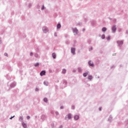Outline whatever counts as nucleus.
I'll return each mask as SVG.
<instances>
[{
	"mask_svg": "<svg viewBox=\"0 0 128 128\" xmlns=\"http://www.w3.org/2000/svg\"><path fill=\"white\" fill-rule=\"evenodd\" d=\"M68 118H66L65 120H70L72 118V114H69L68 116H67Z\"/></svg>",
	"mask_w": 128,
	"mask_h": 128,
	"instance_id": "f257e3e1",
	"label": "nucleus"
},
{
	"mask_svg": "<svg viewBox=\"0 0 128 128\" xmlns=\"http://www.w3.org/2000/svg\"><path fill=\"white\" fill-rule=\"evenodd\" d=\"M78 30L76 29V28H74L73 29V32L74 34H78Z\"/></svg>",
	"mask_w": 128,
	"mask_h": 128,
	"instance_id": "f03ea898",
	"label": "nucleus"
},
{
	"mask_svg": "<svg viewBox=\"0 0 128 128\" xmlns=\"http://www.w3.org/2000/svg\"><path fill=\"white\" fill-rule=\"evenodd\" d=\"M71 52H72V54H76V48H72Z\"/></svg>",
	"mask_w": 128,
	"mask_h": 128,
	"instance_id": "7ed1b4c3",
	"label": "nucleus"
},
{
	"mask_svg": "<svg viewBox=\"0 0 128 128\" xmlns=\"http://www.w3.org/2000/svg\"><path fill=\"white\" fill-rule=\"evenodd\" d=\"M45 75H46V72L44 70L42 71L40 73V76H45Z\"/></svg>",
	"mask_w": 128,
	"mask_h": 128,
	"instance_id": "20e7f679",
	"label": "nucleus"
},
{
	"mask_svg": "<svg viewBox=\"0 0 128 128\" xmlns=\"http://www.w3.org/2000/svg\"><path fill=\"white\" fill-rule=\"evenodd\" d=\"M112 30L113 32H116V26H114L112 27Z\"/></svg>",
	"mask_w": 128,
	"mask_h": 128,
	"instance_id": "39448f33",
	"label": "nucleus"
},
{
	"mask_svg": "<svg viewBox=\"0 0 128 128\" xmlns=\"http://www.w3.org/2000/svg\"><path fill=\"white\" fill-rule=\"evenodd\" d=\"M117 43L118 44L119 46H121V44H124V42L122 41L118 40V41L117 42Z\"/></svg>",
	"mask_w": 128,
	"mask_h": 128,
	"instance_id": "423d86ee",
	"label": "nucleus"
},
{
	"mask_svg": "<svg viewBox=\"0 0 128 128\" xmlns=\"http://www.w3.org/2000/svg\"><path fill=\"white\" fill-rule=\"evenodd\" d=\"M88 64L90 66H94V62H92V61H90L88 62Z\"/></svg>",
	"mask_w": 128,
	"mask_h": 128,
	"instance_id": "0eeeda50",
	"label": "nucleus"
},
{
	"mask_svg": "<svg viewBox=\"0 0 128 128\" xmlns=\"http://www.w3.org/2000/svg\"><path fill=\"white\" fill-rule=\"evenodd\" d=\"M74 120H78V118H80V116L78 115H76L74 116Z\"/></svg>",
	"mask_w": 128,
	"mask_h": 128,
	"instance_id": "6e6552de",
	"label": "nucleus"
},
{
	"mask_svg": "<svg viewBox=\"0 0 128 128\" xmlns=\"http://www.w3.org/2000/svg\"><path fill=\"white\" fill-rule=\"evenodd\" d=\"M88 72H87L83 74V76H84V78H86V76H88Z\"/></svg>",
	"mask_w": 128,
	"mask_h": 128,
	"instance_id": "1a4fd4ad",
	"label": "nucleus"
},
{
	"mask_svg": "<svg viewBox=\"0 0 128 128\" xmlns=\"http://www.w3.org/2000/svg\"><path fill=\"white\" fill-rule=\"evenodd\" d=\"M88 80H92V76H88Z\"/></svg>",
	"mask_w": 128,
	"mask_h": 128,
	"instance_id": "9d476101",
	"label": "nucleus"
},
{
	"mask_svg": "<svg viewBox=\"0 0 128 128\" xmlns=\"http://www.w3.org/2000/svg\"><path fill=\"white\" fill-rule=\"evenodd\" d=\"M22 124V126H24V128H26V124H25L24 122H23Z\"/></svg>",
	"mask_w": 128,
	"mask_h": 128,
	"instance_id": "9b49d317",
	"label": "nucleus"
},
{
	"mask_svg": "<svg viewBox=\"0 0 128 128\" xmlns=\"http://www.w3.org/2000/svg\"><path fill=\"white\" fill-rule=\"evenodd\" d=\"M60 26H60V24H57V28H60Z\"/></svg>",
	"mask_w": 128,
	"mask_h": 128,
	"instance_id": "f8f14e48",
	"label": "nucleus"
},
{
	"mask_svg": "<svg viewBox=\"0 0 128 128\" xmlns=\"http://www.w3.org/2000/svg\"><path fill=\"white\" fill-rule=\"evenodd\" d=\"M52 56L53 58H56V54L53 53L52 54Z\"/></svg>",
	"mask_w": 128,
	"mask_h": 128,
	"instance_id": "ddd939ff",
	"label": "nucleus"
},
{
	"mask_svg": "<svg viewBox=\"0 0 128 128\" xmlns=\"http://www.w3.org/2000/svg\"><path fill=\"white\" fill-rule=\"evenodd\" d=\"M66 69L62 70V74H66Z\"/></svg>",
	"mask_w": 128,
	"mask_h": 128,
	"instance_id": "4468645a",
	"label": "nucleus"
},
{
	"mask_svg": "<svg viewBox=\"0 0 128 128\" xmlns=\"http://www.w3.org/2000/svg\"><path fill=\"white\" fill-rule=\"evenodd\" d=\"M106 28H102V32H106Z\"/></svg>",
	"mask_w": 128,
	"mask_h": 128,
	"instance_id": "2eb2a0df",
	"label": "nucleus"
},
{
	"mask_svg": "<svg viewBox=\"0 0 128 128\" xmlns=\"http://www.w3.org/2000/svg\"><path fill=\"white\" fill-rule=\"evenodd\" d=\"M105 38H106V36H104V34L102 35V40L104 39Z\"/></svg>",
	"mask_w": 128,
	"mask_h": 128,
	"instance_id": "dca6fc26",
	"label": "nucleus"
},
{
	"mask_svg": "<svg viewBox=\"0 0 128 128\" xmlns=\"http://www.w3.org/2000/svg\"><path fill=\"white\" fill-rule=\"evenodd\" d=\"M44 102H48V98H44Z\"/></svg>",
	"mask_w": 128,
	"mask_h": 128,
	"instance_id": "f3484780",
	"label": "nucleus"
},
{
	"mask_svg": "<svg viewBox=\"0 0 128 128\" xmlns=\"http://www.w3.org/2000/svg\"><path fill=\"white\" fill-rule=\"evenodd\" d=\"M40 66V64L38 63H36L34 65L35 66Z\"/></svg>",
	"mask_w": 128,
	"mask_h": 128,
	"instance_id": "a211bd4d",
	"label": "nucleus"
},
{
	"mask_svg": "<svg viewBox=\"0 0 128 128\" xmlns=\"http://www.w3.org/2000/svg\"><path fill=\"white\" fill-rule=\"evenodd\" d=\"M44 84L45 86H48V83L46 84V82H44Z\"/></svg>",
	"mask_w": 128,
	"mask_h": 128,
	"instance_id": "6ab92c4d",
	"label": "nucleus"
},
{
	"mask_svg": "<svg viewBox=\"0 0 128 128\" xmlns=\"http://www.w3.org/2000/svg\"><path fill=\"white\" fill-rule=\"evenodd\" d=\"M107 40H110V36H108L107 38Z\"/></svg>",
	"mask_w": 128,
	"mask_h": 128,
	"instance_id": "aec40b11",
	"label": "nucleus"
},
{
	"mask_svg": "<svg viewBox=\"0 0 128 128\" xmlns=\"http://www.w3.org/2000/svg\"><path fill=\"white\" fill-rule=\"evenodd\" d=\"M33 54H34L32 52L30 53V56H32Z\"/></svg>",
	"mask_w": 128,
	"mask_h": 128,
	"instance_id": "412c9836",
	"label": "nucleus"
},
{
	"mask_svg": "<svg viewBox=\"0 0 128 128\" xmlns=\"http://www.w3.org/2000/svg\"><path fill=\"white\" fill-rule=\"evenodd\" d=\"M20 120H23V118L22 117H20Z\"/></svg>",
	"mask_w": 128,
	"mask_h": 128,
	"instance_id": "4be33fe9",
	"label": "nucleus"
},
{
	"mask_svg": "<svg viewBox=\"0 0 128 128\" xmlns=\"http://www.w3.org/2000/svg\"><path fill=\"white\" fill-rule=\"evenodd\" d=\"M30 116H27V120H30Z\"/></svg>",
	"mask_w": 128,
	"mask_h": 128,
	"instance_id": "5701e85b",
	"label": "nucleus"
},
{
	"mask_svg": "<svg viewBox=\"0 0 128 128\" xmlns=\"http://www.w3.org/2000/svg\"><path fill=\"white\" fill-rule=\"evenodd\" d=\"M4 56H8V54H7V53H5V54H4Z\"/></svg>",
	"mask_w": 128,
	"mask_h": 128,
	"instance_id": "b1692460",
	"label": "nucleus"
},
{
	"mask_svg": "<svg viewBox=\"0 0 128 128\" xmlns=\"http://www.w3.org/2000/svg\"><path fill=\"white\" fill-rule=\"evenodd\" d=\"M42 10H44V6H42Z\"/></svg>",
	"mask_w": 128,
	"mask_h": 128,
	"instance_id": "393cba45",
	"label": "nucleus"
},
{
	"mask_svg": "<svg viewBox=\"0 0 128 128\" xmlns=\"http://www.w3.org/2000/svg\"><path fill=\"white\" fill-rule=\"evenodd\" d=\"M13 118H14V116H13V117H11V118H10V120H12Z\"/></svg>",
	"mask_w": 128,
	"mask_h": 128,
	"instance_id": "a878e982",
	"label": "nucleus"
},
{
	"mask_svg": "<svg viewBox=\"0 0 128 128\" xmlns=\"http://www.w3.org/2000/svg\"><path fill=\"white\" fill-rule=\"evenodd\" d=\"M99 110H102V107H100V108H99Z\"/></svg>",
	"mask_w": 128,
	"mask_h": 128,
	"instance_id": "bb28decb",
	"label": "nucleus"
},
{
	"mask_svg": "<svg viewBox=\"0 0 128 128\" xmlns=\"http://www.w3.org/2000/svg\"><path fill=\"white\" fill-rule=\"evenodd\" d=\"M60 108H61V110H62V108H64V106H62L60 107Z\"/></svg>",
	"mask_w": 128,
	"mask_h": 128,
	"instance_id": "cd10ccee",
	"label": "nucleus"
},
{
	"mask_svg": "<svg viewBox=\"0 0 128 128\" xmlns=\"http://www.w3.org/2000/svg\"><path fill=\"white\" fill-rule=\"evenodd\" d=\"M79 70V72H82V70L80 69H78Z\"/></svg>",
	"mask_w": 128,
	"mask_h": 128,
	"instance_id": "c85d7f7f",
	"label": "nucleus"
},
{
	"mask_svg": "<svg viewBox=\"0 0 128 128\" xmlns=\"http://www.w3.org/2000/svg\"><path fill=\"white\" fill-rule=\"evenodd\" d=\"M74 108V107H73V110Z\"/></svg>",
	"mask_w": 128,
	"mask_h": 128,
	"instance_id": "c756f323",
	"label": "nucleus"
},
{
	"mask_svg": "<svg viewBox=\"0 0 128 128\" xmlns=\"http://www.w3.org/2000/svg\"><path fill=\"white\" fill-rule=\"evenodd\" d=\"M36 90H38V88H36Z\"/></svg>",
	"mask_w": 128,
	"mask_h": 128,
	"instance_id": "7c9ffc66",
	"label": "nucleus"
}]
</instances>
